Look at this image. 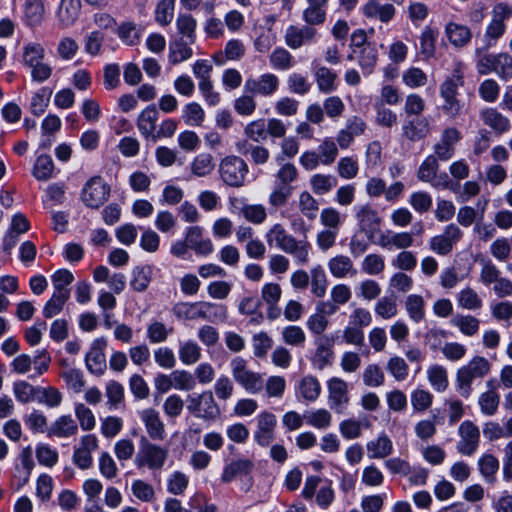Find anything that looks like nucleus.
<instances>
[{
	"label": "nucleus",
	"mask_w": 512,
	"mask_h": 512,
	"mask_svg": "<svg viewBox=\"0 0 512 512\" xmlns=\"http://www.w3.org/2000/svg\"><path fill=\"white\" fill-rule=\"evenodd\" d=\"M403 83L411 89L423 87L428 82L427 74L418 67H410L402 74Z\"/></svg>",
	"instance_id": "63"
},
{
	"label": "nucleus",
	"mask_w": 512,
	"mask_h": 512,
	"mask_svg": "<svg viewBox=\"0 0 512 512\" xmlns=\"http://www.w3.org/2000/svg\"><path fill=\"white\" fill-rule=\"evenodd\" d=\"M270 247H275L283 253L290 255L296 265L306 266L312 255V244L306 237L297 239L281 223L273 224L265 234Z\"/></svg>",
	"instance_id": "1"
},
{
	"label": "nucleus",
	"mask_w": 512,
	"mask_h": 512,
	"mask_svg": "<svg viewBox=\"0 0 512 512\" xmlns=\"http://www.w3.org/2000/svg\"><path fill=\"white\" fill-rule=\"evenodd\" d=\"M316 349L312 357V364L318 370H323L330 366L334 359L332 343H329L328 337H318L315 339Z\"/></svg>",
	"instance_id": "23"
},
{
	"label": "nucleus",
	"mask_w": 512,
	"mask_h": 512,
	"mask_svg": "<svg viewBox=\"0 0 512 512\" xmlns=\"http://www.w3.org/2000/svg\"><path fill=\"white\" fill-rule=\"evenodd\" d=\"M366 450L369 459H384L392 454L393 443L387 434L381 433L367 442Z\"/></svg>",
	"instance_id": "25"
},
{
	"label": "nucleus",
	"mask_w": 512,
	"mask_h": 512,
	"mask_svg": "<svg viewBox=\"0 0 512 512\" xmlns=\"http://www.w3.org/2000/svg\"><path fill=\"white\" fill-rule=\"evenodd\" d=\"M177 32L180 38L186 39L189 43H195L197 21L190 14H179L176 19Z\"/></svg>",
	"instance_id": "43"
},
{
	"label": "nucleus",
	"mask_w": 512,
	"mask_h": 512,
	"mask_svg": "<svg viewBox=\"0 0 512 512\" xmlns=\"http://www.w3.org/2000/svg\"><path fill=\"white\" fill-rule=\"evenodd\" d=\"M445 32L450 43L456 47L465 46L471 39L469 28L454 22L446 25Z\"/></svg>",
	"instance_id": "42"
},
{
	"label": "nucleus",
	"mask_w": 512,
	"mask_h": 512,
	"mask_svg": "<svg viewBox=\"0 0 512 512\" xmlns=\"http://www.w3.org/2000/svg\"><path fill=\"white\" fill-rule=\"evenodd\" d=\"M328 403L331 409L342 413L349 403L348 383L339 377H332L327 382Z\"/></svg>",
	"instance_id": "17"
},
{
	"label": "nucleus",
	"mask_w": 512,
	"mask_h": 512,
	"mask_svg": "<svg viewBox=\"0 0 512 512\" xmlns=\"http://www.w3.org/2000/svg\"><path fill=\"white\" fill-rule=\"evenodd\" d=\"M241 214L246 221L260 225L267 219V209L262 204H246L241 209Z\"/></svg>",
	"instance_id": "62"
},
{
	"label": "nucleus",
	"mask_w": 512,
	"mask_h": 512,
	"mask_svg": "<svg viewBox=\"0 0 512 512\" xmlns=\"http://www.w3.org/2000/svg\"><path fill=\"white\" fill-rule=\"evenodd\" d=\"M182 118L189 126H201L205 118V112L199 103L190 102L184 106Z\"/></svg>",
	"instance_id": "58"
},
{
	"label": "nucleus",
	"mask_w": 512,
	"mask_h": 512,
	"mask_svg": "<svg viewBox=\"0 0 512 512\" xmlns=\"http://www.w3.org/2000/svg\"><path fill=\"white\" fill-rule=\"evenodd\" d=\"M80 9V0H62L58 9L60 23L65 27L72 25L78 18Z\"/></svg>",
	"instance_id": "40"
},
{
	"label": "nucleus",
	"mask_w": 512,
	"mask_h": 512,
	"mask_svg": "<svg viewBox=\"0 0 512 512\" xmlns=\"http://www.w3.org/2000/svg\"><path fill=\"white\" fill-rule=\"evenodd\" d=\"M329 326V320L322 312L317 311L312 313L306 321V327L313 336L327 337L323 335Z\"/></svg>",
	"instance_id": "56"
},
{
	"label": "nucleus",
	"mask_w": 512,
	"mask_h": 512,
	"mask_svg": "<svg viewBox=\"0 0 512 512\" xmlns=\"http://www.w3.org/2000/svg\"><path fill=\"white\" fill-rule=\"evenodd\" d=\"M405 310L409 318L415 322L420 323L425 319V301L421 295L410 294L406 297L404 302Z\"/></svg>",
	"instance_id": "37"
},
{
	"label": "nucleus",
	"mask_w": 512,
	"mask_h": 512,
	"mask_svg": "<svg viewBox=\"0 0 512 512\" xmlns=\"http://www.w3.org/2000/svg\"><path fill=\"white\" fill-rule=\"evenodd\" d=\"M465 84V65L457 62L451 75L439 85V95L443 100L442 112L450 119L458 118L464 109V103L459 99L460 88Z\"/></svg>",
	"instance_id": "2"
},
{
	"label": "nucleus",
	"mask_w": 512,
	"mask_h": 512,
	"mask_svg": "<svg viewBox=\"0 0 512 512\" xmlns=\"http://www.w3.org/2000/svg\"><path fill=\"white\" fill-rule=\"evenodd\" d=\"M110 196V186L101 176L91 177L81 192L83 203L92 209L100 208Z\"/></svg>",
	"instance_id": "9"
},
{
	"label": "nucleus",
	"mask_w": 512,
	"mask_h": 512,
	"mask_svg": "<svg viewBox=\"0 0 512 512\" xmlns=\"http://www.w3.org/2000/svg\"><path fill=\"white\" fill-rule=\"evenodd\" d=\"M187 402V410L196 418L215 421L220 416V408L210 390L189 395Z\"/></svg>",
	"instance_id": "7"
},
{
	"label": "nucleus",
	"mask_w": 512,
	"mask_h": 512,
	"mask_svg": "<svg viewBox=\"0 0 512 512\" xmlns=\"http://www.w3.org/2000/svg\"><path fill=\"white\" fill-rule=\"evenodd\" d=\"M314 78L318 90L323 94H330L337 89V74L326 66H317Z\"/></svg>",
	"instance_id": "32"
},
{
	"label": "nucleus",
	"mask_w": 512,
	"mask_h": 512,
	"mask_svg": "<svg viewBox=\"0 0 512 512\" xmlns=\"http://www.w3.org/2000/svg\"><path fill=\"white\" fill-rule=\"evenodd\" d=\"M254 464L249 459H237L226 465L221 480L224 483L231 482L238 475H246L252 471Z\"/></svg>",
	"instance_id": "39"
},
{
	"label": "nucleus",
	"mask_w": 512,
	"mask_h": 512,
	"mask_svg": "<svg viewBox=\"0 0 512 512\" xmlns=\"http://www.w3.org/2000/svg\"><path fill=\"white\" fill-rule=\"evenodd\" d=\"M482 123L492 129L496 134H504L511 129L508 117L494 107H485L479 112Z\"/></svg>",
	"instance_id": "20"
},
{
	"label": "nucleus",
	"mask_w": 512,
	"mask_h": 512,
	"mask_svg": "<svg viewBox=\"0 0 512 512\" xmlns=\"http://www.w3.org/2000/svg\"><path fill=\"white\" fill-rule=\"evenodd\" d=\"M337 185V178L330 174H314L310 178V186L316 195L330 192Z\"/></svg>",
	"instance_id": "51"
},
{
	"label": "nucleus",
	"mask_w": 512,
	"mask_h": 512,
	"mask_svg": "<svg viewBox=\"0 0 512 512\" xmlns=\"http://www.w3.org/2000/svg\"><path fill=\"white\" fill-rule=\"evenodd\" d=\"M276 416L269 411H262L256 417L254 441L261 447H268L275 438Z\"/></svg>",
	"instance_id": "13"
},
{
	"label": "nucleus",
	"mask_w": 512,
	"mask_h": 512,
	"mask_svg": "<svg viewBox=\"0 0 512 512\" xmlns=\"http://www.w3.org/2000/svg\"><path fill=\"white\" fill-rule=\"evenodd\" d=\"M152 275L153 269L151 266H137L132 270L130 286L136 292H144L151 283Z\"/></svg>",
	"instance_id": "36"
},
{
	"label": "nucleus",
	"mask_w": 512,
	"mask_h": 512,
	"mask_svg": "<svg viewBox=\"0 0 512 512\" xmlns=\"http://www.w3.org/2000/svg\"><path fill=\"white\" fill-rule=\"evenodd\" d=\"M361 10L365 17L376 18L383 23L389 22L395 15V7L392 4H380L377 0H368Z\"/></svg>",
	"instance_id": "27"
},
{
	"label": "nucleus",
	"mask_w": 512,
	"mask_h": 512,
	"mask_svg": "<svg viewBox=\"0 0 512 512\" xmlns=\"http://www.w3.org/2000/svg\"><path fill=\"white\" fill-rule=\"evenodd\" d=\"M107 347V339L99 337L93 340L90 349L85 356L87 370L96 376L103 375L107 364L104 350Z\"/></svg>",
	"instance_id": "14"
},
{
	"label": "nucleus",
	"mask_w": 512,
	"mask_h": 512,
	"mask_svg": "<svg viewBox=\"0 0 512 512\" xmlns=\"http://www.w3.org/2000/svg\"><path fill=\"white\" fill-rule=\"evenodd\" d=\"M172 313L178 320L191 321L196 319H224L227 314L224 305L211 302H178L172 307Z\"/></svg>",
	"instance_id": "5"
},
{
	"label": "nucleus",
	"mask_w": 512,
	"mask_h": 512,
	"mask_svg": "<svg viewBox=\"0 0 512 512\" xmlns=\"http://www.w3.org/2000/svg\"><path fill=\"white\" fill-rule=\"evenodd\" d=\"M185 237L186 242L197 255L207 256L214 251L212 240L203 237V228L200 226L188 227Z\"/></svg>",
	"instance_id": "21"
},
{
	"label": "nucleus",
	"mask_w": 512,
	"mask_h": 512,
	"mask_svg": "<svg viewBox=\"0 0 512 512\" xmlns=\"http://www.w3.org/2000/svg\"><path fill=\"white\" fill-rule=\"evenodd\" d=\"M427 379L432 388L437 392H444L448 388V372L442 365H430L427 369Z\"/></svg>",
	"instance_id": "41"
},
{
	"label": "nucleus",
	"mask_w": 512,
	"mask_h": 512,
	"mask_svg": "<svg viewBox=\"0 0 512 512\" xmlns=\"http://www.w3.org/2000/svg\"><path fill=\"white\" fill-rule=\"evenodd\" d=\"M60 376L65 381L67 387L75 393H80L85 387L84 374L80 369L66 367L60 372Z\"/></svg>",
	"instance_id": "48"
},
{
	"label": "nucleus",
	"mask_w": 512,
	"mask_h": 512,
	"mask_svg": "<svg viewBox=\"0 0 512 512\" xmlns=\"http://www.w3.org/2000/svg\"><path fill=\"white\" fill-rule=\"evenodd\" d=\"M159 112L154 105L146 107L137 118V127L141 135L147 139H151L156 133Z\"/></svg>",
	"instance_id": "26"
},
{
	"label": "nucleus",
	"mask_w": 512,
	"mask_h": 512,
	"mask_svg": "<svg viewBox=\"0 0 512 512\" xmlns=\"http://www.w3.org/2000/svg\"><path fill=\"white\" fill-rule=\"evenodd\" d=\"M298 395L306 402H314L321 393V384L313 375H306L300 379L296 386Z\"/></svg>",
	"instance_id": "30"
},
{
	"label": "nucleus",
	"mask_w": 512,
	"mask_h": 512,
	"mask_svg": "<svg viewBox=\"0 0 512 512\" xmlns=\"http://www.w3.org/2000/svg\"><path fill=\"white\" fill-rule=\"evenodd\" d=\"M245 54V46L239 39L229 40L222 52L214 55V60L217 65H223L225 60L237 61L240 60Z\"/></svg>",
	"instance_id": "34"
},
{
	"label": "nucleus",
	"mask_w": 512,
	"mask_h": 512,
	"mask_svg": "<svg viewBox=\"0 0 512 512\" xmlns=\"http://www.w3.org/2000/svg\"><path fill=\"white\" fill-rule=\"evenodd\" d=\"M298 207L302 215L310 221L316 218L319 210L317 200L307 191H303L299 194Z\"/></svg>",
	"instance_id": "61"
},
{
	"label": "nucleus",
	"mask_w": 512,
	"mask_h": 512,
	"mask_svg": "<svg viewBox=\"0 0 512 512\" xmlns=\"http://www.w3.org/2000/svg\"><path fill=\"white\" fill-rule=\"evenodd\" d=\"M178 355L184 365L190 366L201 359L202 349L195 340L188 339L179 342Z\"/></svg>",
	"instance_id": "33"
},
{
	"label": "nucleus",
	"mask_w": 512,
	"mask_h": 512,
	"mask_svg": "<svg viewBox=\"0 0 512 512\" xmlns=\"http://www.w3.org/2000/svg\"><path fill=\"white\" fill-rule=\"evenodd\" d=\"M54 163L50 156L40 155L34 164L32 174L39 181H47L52 178Z\"/></svg>",
	"instance_id": "53"
},
{
	"label": "nucleus",
	"mask_w": 512,
	"mask_h": 512,
	"mask_svg": "<svg viewBox=\"0 0 512 512\" xmlns=\"http://www.w3.org/2000/svg\"><path fill=\"white\" fill-rule=\"evenodd\" d=\"M69 298L70 294L54 291L50 299L45 303L43 307L42 313L44 317L52 318L60 314Z\"/></svg>",
	"instance_id": "50"
},
{
	"label": "nucleus",
	"mask_w": 512,
	"mask_h": 512,
	"mask_svg": "<svg viewBox=\"0 0 512 512\" xmlns=\"http://www.w3.org/2000/svg\"><path fill=\"white\" fill-rule=\"evenodd\" d=\"M459 307L466 310H479L483 306V301L478 293L471 287L462 289L457 295Z\"/></svg>",
	"instance_id": "49"
},
{
	"label": "nucleus",
	"mask_w": 512,
	"mask_h": 512,
	"mask_svg": "<svg viewBox=\"0 0 512 512\" xmlns=\"http://www.w3.org/2000/svg\"><path fill=\"white\" fill-rule=\"evenodd\" d=\"M499 403V394L492 390L481 393L478 399L480 411L487 416H493L497 412Z\"/></svg>",
	"instance_id": "60"
},
{
	"label": "nucleus",
	"mask_w": 512,
	"mask_h": 512,
	"mask_svg": "<svg viewBox=\"0 0 512 512\" xmlns=\"http://www.w3.org/2000/svg\"><path fill=\"white\" fill-rule=\"evenodd\" d=\"M402 132L408 140L419 141L428 135L429 123L425 118L408 120L403 124Z\"/></svg>",
	"instance_id": "35"
},
{
	"label": "nucleus",
	"mask_w": 512,
	"mask_h": 512,
	"mask_svg": "<svg viewBox=\"0 0 512 512\" xmlns=\"http://www.w3.org/2000/svg\"><path fill=\"white\" fill-rule=\"evenodd\" d=\"M168 457V448L153 443L147 436L142 435L133 463L138 470L160 471L165 466Z\"/></svg>",
	"instance_id": "4"
},
{
	"label": "nucleus",
	"mask_w": 512,
	"mask_h": 512,
	"mask_svg": "<svg viewBox=\"0 0 512 512\" xmlns=\"http://www.w3.org/2000/svg\"><path fill=\"white\" fill-rule=\"evenodd\" d=\"M354 57L357 59L363 73L366 75L371 74L378 60L376 44L366 45L359 50L355 49L354 53L349 55V59H353Z\"/></svg>",
	"instance_id": "29"
},
{
	"label": "nucleus",
	"mask_w": 512,
	"mask_h": 512,
	"mask_svg": "<svg viewBox=\"0 0 512 512\" xmlns=\"http://www.w3.org/2000/svg\"><path fill=\"white\" fill-rule=\"evenodd\" d=\"M462 237V230L456 224L451 223L444 228L441 234L430 238L429 248L438 255L446 256L453 251Z\"/></svg>",
	"instance_id": "10"
},
{
	"label": "nucleus",
	"mask_w": 512,
	"mask_h": 512,
	"mask_svg": "<svg viewBox=\"0 0 512 512\" xmlns=\"http://www.w3.org/2000/svg\"><path fill=\"white\" fill-rule=\"evenodd\" d=\"M281 338L286 345L303 347L306 342V333L300 326L288 325L282 329Z\"/></svg>",
	"instance_id": "52"
},
{
	"label": "nucleus",
	"mask_w": 512,
	"mask_h": 512,
	"mask_svg": "<svg viewBox=\"0 0 512 512\" xmlns=\"http://www.w3.org/2000/svg\"><path fill=\"white\" fill-rule=\"evenodd\" d=\"M490 371L491 363L487 358L479 355L473 356L467 364L456 371L455 387L459 395L468 399L473 391V381L486 377Z\"/></svg>",
	"instance_id": "3"
},
{
	"label": "nucleus",
	"mask_w": 512,
	"mask_h": 512,
	"mask_svg": "<svg viewBox=\"0 0 512 512\" xmlns=\"http://www.w3.org/2000/svg\"><path fill=\"white\" fill-rule=\"evenodd\" d=\"M193 43H189L188 40L178 38L169 43V62L173 65H177L184 61L189 60L193 56V50L190 47Z\"/></svg>",
	"instance_id": "31"
},
{
	"label": "nucleus",
	"mask_w": 512,
	"mask_h": 512,
	"mask_svg": "<svg viewBox=\"0 0 512 512\" xmlns=\"http://www.w3.org/2000/svg\"><path fill=\"white\" fill-rule=\"evenodd\" d=\"M362 380L367 387H380L384 384L385 375L377 364H368L362 372Z\"/></svg>",
	"instance_id": "59"
},
{
	"label": "nucleus",
	"mask_w": 512,
	"mask_h": 512,
	"mask_svg": "<svg viewBox=\"0 0 512 512\" xmlns=\"http://www.w3.org/2000/svg\"><path fill=\"white\" fill-rule=\"evenodd\" d=\"M358 226L369 239H372L376 232L380 231L382 218L370 204L359 205L354 208Z\"/></svg>",
	"instance_id": "15"
},
{
	"label": "nucleus",
	"mask_w": 512,
	"mask_h": 512,
	"mask_svg": "<svg viewBox=\"0 0 512 512\" xmlns=\"http://www.w3.org/2000/svg\"><path fill=\"white\" fill-rule=\"evenodd\" d=\"M213 156L209 153H200L190 164L191 173L196 177H206L214 170Z\"/></svg>",
	"instance_id": "44"
},
{
	"label": "nucleus",
	"mask_w": 512,
	"mask_h": 512,
	"mask_svg": "<svg viewBox=\"0 0 512 512\" xmlns=\"http://www.w3.org/2000/svg\"><path fill=\"white\" fill-rule=\"evenodd\" d=\"M459 441L457 442V451L465 456H471L476 452L480 443V430L476 424L470 420L462 422L458 428Z\"/></svg>",
	"instance_id": "11"
},
{
	"label": "nucleus",
	"mask_w": 512,
	"mask_h": 512,
	"mask_svg": "<svg viewBox=\"0 0 512 512\" xmlns=\"http://www.w3.org/2000/svg\"><path fill=\"white\" fill-rule=\"evenodd\" d=\"M98 438L94 434H86L74 446L72 460L81 470L89 469L93 464L92 453L98 449Z\"/></svg>",
	"instance_id": "12"
},
{
	"label": "nucleus",
	"mask_w": 512,
	"mask_h": 512,
	"mask_svg": "<svg viewBox=\"0 0 512 512\" xmlns=\"http://www.w3.org/2000/svg\"><path fill=\"white\" fill-rule=\"evenodd\" d=\"M311 281L310 291L313 296L323 298L326 295L328 288V278L321 265H316L310 269Z\"/></svg>",
	"instance_id": "38"
},
{
	"label": "nucleus",
	"mask_w": 512,
	"mask_h": 512,
	"mask_svg": "<svg viewBox=\"0 0 512 512\" xmlns=\"http://www.w3.org/2000/svg\"><path fill=\"white\" fill-rule=\"evenodd\" d=\"M377 245L386 250H407L414 243V237L411 232H395L387 230L380 234Z\"/></svg>",
	"instance_id": "18"
},
{
	"label": "nucleus",
	"mask_w": 512,
	"mask_h": 512,
	"mask_svg": "<svg viewBox=\"0 0 512 512\" xmlns=\"http://www.w3.org/2000/svg\"><path fill=\"white\" fill-rule=\"evenodd\" d=\"M386 370L397 382H402L408 377L409 366L402 357L395 355L388 359Z\"/></svg>",
	"instance_id": "57"
},
{
	"label": "nucleus",
	"mask_w": 512,
	"mask_h": 512,
	"mask_svg": "<svg viewBox=\"0 0 512 512\" xmlns=\"http://www.w3.org/2000/svg\"><path fill=\"white\" fill-rule=\"evenodd\" d=\"M305 421L316 429L325 430L331 426L332 415L327 409L321 408L307 413Z\"/></svg>",
	"instance_id": "55"
},
{
	"label": "nucleus",
	"mask_w": 512,
	"mask_h": 512,
	"mask_svg": "<svg viewBox=\"0 0 512 512\" xmlns=\"http://www.w3.org/2000/svg\"><path fill=\"white\" fill-rule=\"evenodd\" d=\"M327 267L330 274L337 279L352 277L357 273L351 258L343 254L330 258L327 262Z\"/></svg>",
	"instance_id": "24"
},
{
	"label": "nucleus",
	"mask_w": 512,
	"mask_h": 512,
	"mask_svg": "<svg viewBox=\"0 0 512 512\" xmlns=\"http://www.w3.org/2000/svg\"><path fill=\"white\" fill-rule=\"evenodd\" d=\"M279 78L273 73H264L258 78H248L244 84V91L253 95L270 97L279 89Z\"/></svg>",
	"instance_id": "16"
},
{
	"label": "nucleus",
	"mask_w": 512,
	"mask_h": 512,
	"mask_svg": "<svg viewBox=\"0 0 512 512\" xmlns=\"http://www.w3.org/2000/svg\"><path fill=\"white\" fill-rule=\"evenodd\" d=\"M149 440H164L166 437L165 424L160 418L159 412L153 408H146L139 412Z\"/></svg>",
	"instance_id": "19"
},
{
	"label": "nucleus",
	"mask_w": 512,
	"mask_h": 512,
	"mask_svg": "<svg viewBox=\"0 0 512 512\" xmlns=\"http://www.w3.org/2000/svg\"><path fill=\"white\" fill-rule=\"evenodd\" d=\"M374 311L380 318L389 320L398 313L397 302L392 297L383 296L376 302Z\"/></svg>",
	"instance_id": "64"
},
{
	"label": "nucleus",
	"mask_w": 512,
	"mask_h": 512,
	"mask_svg": "<svg viewBox=\"0 0 512 512\" xmlns=\"http://www.w3.org/2000/svg\"><path fill=\"white\" fill-rule=\"evenodd\" d=\"M231 374L234 381L251 394L259 393L264 386L263 375L249 368V363L241 356L230 361Z\"/></svg>",
	"instance_id": "6"
},
{
	"label": "nucleus",
	"mask_w": 512,
	"mask_h": 512,
	"mask_svg": "<svg viewBox=\"0 0 512 512\" xmlns=\"http://www.w3.org/2000/svg\"><path fill=\"white\" fill-rule=\"evenodd\" d=\"M173 332V327H167L163 322L155 320L148 324L146 336L151 344H159L165 342Z\"/></svg>",
	"instance_id": "46"
},
{
	"label": "nucleus",
	"mask_w": 512,
	"mask_h": 512,
	"mask_svg": "<svg viewBox=\"0 0 512 512\" xmlns=\"http://www.w3.org/2000/svg\"><path fill=\"white\" fill-rule=\"evenodd\" d=\"M479 471L484 479L493 483L495 481V474L499 469V461L492 454H484L478 460Z\"/></svg>",
	"instance_id": "54"
},
{
	"label": "nucleus",
	"mask_w": 512,
	"mask_h": 512,
	"mask_svg": "<svg viewBox=\"0 0 512 512\" xmlns=\"http://www.w3.org/2000/svg\"><path fill=\"white\" fill-rule=\"evenodd\" d=\"M248 173L247 163L239 156H226L220 161L219 174L222 181L231 187L244 185Z\"/></svg>",
	"instance_id": "8"
},
{
	"label": "nucleus",
	"mask_w": 512,
	"mask_h": 512,
	"mask_svg": "<svg viewBox=\"0 0 512 512\" xmlns=\"http://www.w3.org/2000/svg\"><path fill=\"white\" fill-rule=\"evenodd\" d=\"M270 65L275 70L286 71L295 64L292 54L283 47L275 48L269 56Z\"/></svg>",
	"instance_id": "47"
},
{
	"label": "nucleus",
	"mask_w": 512,
	"mask_h": 512,
	"mask_svg": "<svg viewBox=\"0 0 512 512\" xmlns=\"http://www.w3.org/2000/svg\"><path fill=\"white\" fill-rule=\"evenodd\" d=\"M78 433L77 422L71 415H61L48 428V435L57 438H69Z\"/></svg>",
	"instance_id": "28"
},
{
	"label": "nucleus",
	"mask_w": 512,
	"mask_h": 512,
	"mask_svg": "<svg viewBox=\"0 0 512 512\" xmlns=\"http://www.w3.org/2000/svg\"><path fill=\"white\" fill-rule=\"evenodd\" d=\"M451 324L459 329V331L468 337H472L479 332L480 321L472 315L457 314L451 320Z\"/></svg>",
	"instance_id": "45"
},
{
	"label": "nucleus",
	"mask_w": 512,
	"mask_h": 512,
	"mask_svg": "<svg viewBox=\"0 0 512 512\" xmlns=\"http://www.w3.org/2000/svg\"><path fill=\"white\" fill-rule=\"evenodd\" d=\"M316 35V29L310 26L297 27L290 25L284 35L285 43L291 49H298L310 43Z\"/></svg>",
	"instance_id": "22"
}]
</instances>
